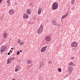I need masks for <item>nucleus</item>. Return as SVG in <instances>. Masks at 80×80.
<instances>
[{
	"label": "nucleus",
	"mask_w": 80,
	"mask_h": 80,
	"mask_svg": "<svg viewBox=\"0 0 80 80\" xmlns=\"http://www.w3.org/2000/svg\"><path fill=\"white\" fill-rule=\"evenodd\" d=\"M31 10L29 9H28L26 10V12L28 15H30L31 14Z\"/></svg>",
	"instance_id": "2eb2a0df"
},
{
	"label": "nucleus",
	"mask_w": 80,
	"mask_h": 80,
	"mask_svg": "<svg viewBox=\"0 0 80 80\" xmlns=\"http://www.w3.org/2000/svg\"><path fill=\"white\" fill-rule=\"evenodd\" d=\"M73 71V68L72 66H69L68 68V72L70 73L71 74Z\"/></svg>",
	"instance_id": "6e6552de"
},
{
	"label": "nucleus",
	"mask_w": 80,
	"mask_h": 80,
	"mask_svg": "<svg viewBox=\"0 0 80 80\" xmlns=\"http://www.w3.org/2000/svg\"><path fill=\"white\" fill-rule=\"evenodd\" d=\"M6 48L7 47L5 46H2L0 49V52H3L6 50Z\"/></svg>",
	"instance_id": "0eeeda50"
},
{
	"label": "nucleus",
	"mask_w": 80,
	"mask_h": 80,
	"mask_svg": "<svg viewBox=\"0 0 80 80\" xmlns=\"http://www.w3.org/2000/svg\"><path fill=\"white\" fill-rule=\"evenodd\" d=\"M7 3H10V0H7Z\"/></svg>",
	"instance_id": "c85d7f7f"
},
{
	"label": "nucleus",
	"mask_w": 80,
	"mask_h": 80,
	"mask_svg": "<svg viewBox=\"0 0 80 80\" xmlns=\"http://www.w3.org/2000/svg\"><path fill=\"white\" fill-rule=\"evenodd\" d=\"M52 10H55L58 9V2H55L53 3V4L52 5Z\"/></svg>",
	"instance_id": "f257e3e1"
},
{
	"label": "nucleus",
	"mask_w": 80,
	"mask_h": 80,
	"mask_svg": "<svg viewBox=\"0 0 80 80\" xmlns=\"http://www.w3.org/2000/svg\"><path fill=\"white\" fill-rule=\"evenodd\" d=\"M43 30V25H41L37 30V33L40 34L42 32Z\"/></svg>",
	"instance_id": "f03ea898"
},
{
	"label": "nucleus",
	"mask_w": 80,
	"mask_h": 80,
	"mask_svg": "<svg viewBox=\"0 0 80 80\" xmlns=\"http://www.w3.org/2000/svg\"><path fill=\"white\" fill-rule=\"evenodd\" d=\"M14 59L15 58H14V57H12V58H9L8 59V62H7V64H9L8 63H10L11 62V60H14Z\"/></svg>",
	"instance_id": "1a4fd4ad"
},
{
	"label": "nucleus",
	"mask_w": 80,
	"mask_h": 80,
	"mask_svg": "<svg viewBox=\"0 0 80 80\" xmlns=\"http://www.w3.org/2000/svg\"><path fill=\"white\" fill-rule=\"evenodd\" d=\"M48 63L49 64H52V62L51 61H48Z\"/></svg>",
	"instance_id": "393cba45"
},
{
	"label": "nucleus",
	"mask_w": 80,
	"mask_h": 80,
	"mask_svg": "<svg viewBox=\"0 0 80 80\" xmlns=\"http://www.w3.org/2000/svg\"><path fill=\"white\" fill-rule=\"evenodd\" d=\"M21 41V40L20 39H18L17 42L18 43H20Z\"/></svg>",
	"instance_id": "412c9836"
},
{
	"label": "nucleus",
	"mask_w": 80,
	"mask_h": 80,
	"mask_svg": "<svg viewBox=\"0 0 80 80\" xmlns=\"http://www.w3.org/2000/svg\"><path fill=\"white\" fill-rule=\"evenodd\" d=\"M20 68V66H16L15 70V72H17L18 71Z\"/></svg>",
	"instance_id": "f3484780"
},
{
	"label": "nucleus",
	"mask_w": 80,
	"mask_h": 80,
	"mask_svg": "<svg viewBox=\"0 0 80 80\" xmlns=\"http://www.w3.org/2000/svg\"><path fill=\"white\" fill-rule=\"evenodd\" d=\"M68 65L69 66H71L72 65L74 66H75L76 65L74 64L72 62H69V63H68Z\"/></svg>",
	"instance_id": "dca6fc26"
},
{
	"label": "nucleus",
	"mask_w": 80,
	"mask_h": 80,
	"mask_svg": "<svg viewBox=\"0 0 80 80\" xmlns=\"http://www.w3.org/2000/svg\"><path fill=\"white\" fill-rule=\"evenodd\" d=\"M24 44V42H21L20 43H19V44L20 45H22Z\"/></svg>",
	"instance_id": "aec40b11"
},
{
	"label": "nucleus",
	"mask_w": 80,
	"mask_h": 80,
	"mask_svg": "<svg viewBox=\"0 0 80 80\" xmlns=\"http://www.w3.org/2000/svg\"><path fill=\"white\" fill-rule=\"evenodd\" d=\"M17 55H19V54L20 53V51H17Z\"/></svg>",
	"instance_id": "b1692460"
},
{
	"label": "nucleus",
	"mask_w": 80,
	"mask_h": 80,
	"mask_svg": "<svg viewBox=\"0 0 80 80\" xmlns=\"http://www.w3.org/2000/svg\"><path fill=\"white\" fill-rule=\"evenodd\" d=\"M68 13H67L65 14L62 17V18L64 19V18H65L66 17H67L68 16Z\"/></svg>",
	"instance_id": "a211bd4d"
},
{
	"label": "nucleus",
	"mask_w": 80,
	"mask_h": 80,
	"mask_svg": "<svg viewBox=\"0 0 80 80\" xmlns=\"http://www.w3.org/2000/svg\"><path fill=\"white\" fill-rule=\"evenodd\" d=\"M78 45V43L76 42H74L71 44V47H72L76 48Z\"/></svg>",
	"instance_id": "20e7f679"
},
{
	"label": "nucleus",
	"mask_w": 80,
	"mask_h": 80,
	"mask_svg": "<svg viewBox=\"0 0 80 80\" xmlns=\"http://www.w3.org/2000/svg\"><path fill=\"white\" fill-rule=\"evenodd\" d=\"M52 25L54 26H58L59 27L60 26V25L58 24L55 19H53L52 20Z\"/></svg>",
	"instance_id": "7ed1b4c3"
},
{
	"label": "nucleus",
	"mask_w": 80,
	"mask_h": 80,
	"mask_svg": "<svg viewBox=\"0 0 80 80\" xmlns=\"http://www.w3.org/2000/svg\"><path fill=\"white\" fill-rule=\"evenodd\" d=\"M48 48V46H45L44 47H42L41 49L40 52H46V49Z\"/></svg>",
	"instance_id": "423d86ee"
},
{
	"label": "nucleus",
	"mask_w": 80,
	"mask_h": 80,
	"mask_svg": "<svg viewBox=\"0 0 80 80\" xmlns=\"http://www.w3.org/2000/svg\"><path fill=\"white\" fill-rule=\"evenodd\" d=\"M8 55H10V52H8Z\"/></svg>",
	"instance_id": "7c9ffc66"
},
{
	"label": "nucleus",
	"mask_w": 80,
	"mask_h": 80,
	"mask_svg": "<svg viewBox=\"0 0 80 80\" xmlns=\"http://www.w3.org/2000/svg\"><path fill=\"white\" fill-rule=\"evenodd\" d=\"M12 80H15V79H13Z\"/></svg>",
	"instance_id": "c9c22d12"
},
{
	"label": "nucleus",
	"mask_w": 80,
	"mask_h": 80,
	"mask_svg": "<svg viewBox=\"0 0 80 80\" xmlns=\"http://www.w3.org/2000/svg\"><path fill=\"white\" fill-rule=\"evenodd\" d=\"M8 37V34L6 32L3 33L2 34V38L4 39H6Z\"/></svg>",
	"instance_id": "39448f33"
},
{
	"label": "nucleus",
	"mask_w": 80,
	"mask_h": 80,
	"mask_svg": "<svg viewBox=\"0 0 80 80\" xmlns=\"http://www.w3.org/2000/svg\"><path fill=\"white\" fill-rule=\"evenodd\" d=\"M10 51L11 52H12V51H11V50H10Z\"/></svg>",
	"instance_id": "f704fd0d"
},
{
	"label": "nucleus",
	"mask_w": 80,
	"mask_h": 80,
	"mask_svg": "<svg viewBox=\"0 0 80 80\" xmlns=\"http://www.w3.org/2000/svg\"><path fill=\"white\" fill-rule=\"evenodd\" d=\"M74 58H75L74 57H71V59L72 60H73V59H74Z\"/></svg>",
	"instance_id": "cd10ccee"
},
{
	"label": "nucleus",
	"mask_w": 80,
	"mask_h": 80,
	"mask_svg": "<svg viewBox=\"0 0 80 80\" xmlns=\"http://www.w3.org/2000/svg\"><path fill=\"white\" fill-rule=\"evenodd\" d=\"M43 10L42 7H39L38 11V15H40L42 11Z\"/></svg>",
	"instance_id": "9d476101"
},
{
	"label": "nucleus",
	"mask_w": 80,
	"mask_h": 80,
	"mask_svg": "<svg viewBox=\"0 0 80 80\" xmlns=\"http://www.w3.org/2000/svg\"><path fill=\"white\" fill-rule=\"evenodd\" d=\"M11 5V3L10 2L8 3V4L7 5V6H8V7H10Z\"/></svg>",
	"instance_id": "4be33fe9"
},
{
	"label": "nucleus",
	"mask_w": 80,
	"mask_h": 80,
	"mask_svg": "<svg viewBox=\"0 0 80 80\" xmlns=\"http://www.w3.org/2000/svg\"><path fill=\"white\" fill-rule=\"evenodd\" d=\"M44 65V64L43 63H42V64H40V66L41 67H42V66H43Z\"/></svg>",
	"instance_id": "a878e982"
},
{
	"label": "nucleus",
	"mask_w": 80,
	"mask_h": 80,
	"mask_svg": "<svg viewBox=\"0 0 80 80\" xmlns=\"http://www.w3.org/2000/svg\"><path fill=\"white\" fill-rule=\"evenodd\" d=\"M15 11L13 9H11L9 11V14L11 15L14 14Z\"/></svg>",
	"instance_id": "9b49d317"
},
{
	"label": "nucleus",
	"mask_w": 80,
	"mask_h": 80,
	"mask_svg": "<svg viewBox=\"0 0 80 80\" xmlns=\"http://www.w3.org/2000/svg\"><path fill=\"white\" fill-rule=\"evenodd\" d=\"M2 2V0H0V4H1V2Z\"/></svg>",
	"instance_id": "c756f323"
},
{
	"label": "nucleus",
	"mask_w": 80,
	"mask_h": 80,
	"mask_svg": "<svg viewBox=\"0 0 80 80\" xmlns=\"http://www.w3.org/2000/svg\"><path fill=\"white\" fill-rule=\"evenodd\" d=\"M29 17L28 15L26 13H24L23 15V18L25 19L28 18Z\"/></svg>",
	"instance_id": "f8f14e48"
},
{
	"label": "nucleus",
	"mask_w": 80,
	"mask_h": 80,
	"mask_svg": "<svg viewBox=\"0 0 80 80\" xmlns=\"http://www.w3.org/2000/svg\"><path fill=\"white\" fill-rule=\"evenodd\" d=\"M28 23L29 24H31V22H28Z\"/></svg>",
	"instance_id": "2f4dec72"
},
{
	"label": "nucleus",
	"mask_w": 80,
	"mask_h": 80,
	"mask_svg": "<svg viewBox=\"0 0 80 80\" xmlns=\"http://www.w3.org/2000/svg\"><path fill=\"white\" fill-rule=\"evenodd\" d=\"M58 71L59 72H61L62 71V70L60 68H58Z\"/></svg>",
	"instance_id": "5701e85b"
},
{
	"label": "nucleus",
	"mask_w": 80,
	"mask_h": 80,
	"mask_svg": "<svg viewBox=\"0 0 80 80\" xmlns=\"http://www.w3.org/2000/svg\"><path fill=\"white\" fill-rule=\"evenodd\" d=\"M75 0H72L71 1V4L73 5L75 3Z\"/></svg>",
	"instance_id": "6ab92c4d"
},
{
	"label": "nucleus",
	"mask_w": 80,
	"mask_h": 80,
	"mask_svg": "<svg viewBox=\"0 0 80 80\" xmlns=\"http://www.w3.org/2000/svg\"><path fill=\"white\" fill-rule=\"evenodd\" d=\"M45 40L47 42H49L51 40V38L50 37L47 36L45 37Z\"/></svg>",
	"instance_id": "ddd939ff"
},
{
	"label": "nucleus",
	"mask_w": 80,
	"mask_h": 80,
	"mask_svg": "<svg viewBox=\"0 0 80 80\" xmlns=\"http://www.w3.org/2000/svg\"><path fill=\"white\" fill-rule=\"evenodd\" d=\"M20 52H22V50H20Z\"/></svg>",
	"instance_id": "72a5a7b5"
},
{
	"label": "nucleus",
	"mask_w": 80,
	"mask_h": 80,
	"mask_svg": "<svg viewBox=\"0 0 80 80\" xmlns=\"http://www.w3.org/2000/svg\"><path fill=\"white\" fill-rule=\"evenodd\" d=\"M29 6H33V4L32 3H30Z\"/></svg>",
	"instance_id": "bb28decb"
},
{
	"label": "nucleus",
	"mask_w": 80,
	"mask_h": 80,
	"mask_svg": "<svg viewBox=\"0 0 80 80\" xmlns=\"http://www.w3.org/2000/svg\"><path fill=\"white\" fill-rule=\"evenodd\" d=\"M27 63L28 64L30 65L32 63V61L31 59H27Z\"/></svg>",
	"instance_id": "4468645a"
},
{
	"label": "nucleus",
	"mask_w": 80,
	"mask_h": 80,
	"mask_svg": "<svg viewBox=\"0 0 80 80\" xmlns=\"http://www.w3.org/2000/svg\"><path fill=\"white\" fill-rule=\"evenodd\" d=\"M13 48H11V49H12V50H13Z\"/></svg>",
	"instance_id": "473e14b6"
}]
</instances>
